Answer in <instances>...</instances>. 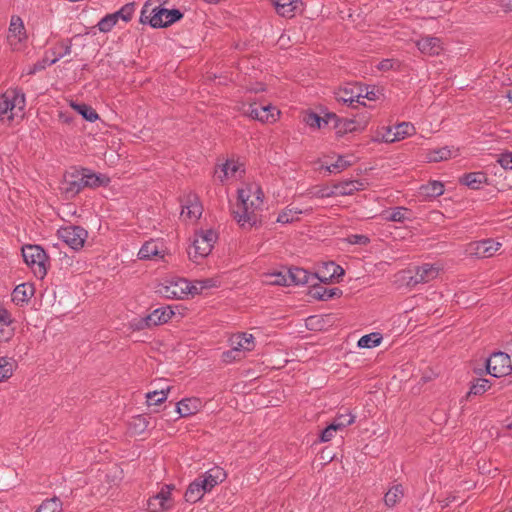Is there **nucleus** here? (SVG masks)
Instances as JSON below:
<instances>
[{
    "instance_id": "nucleus-5",
    "label": "nucleus",
    "mask_w": 512,
    "mask_h": 512,
    "mask_svg": "<svg viewBox=\"0 0 512 512\" xmlns=\"http://www.w3.org/2000/svg\"><path fill=\"white\" fill-rule=\"evenodd\" d=\"M22 256L37 278L43 279L46 276L48 257L44 249L38 245H26L22 248Z\"/></svg>"
},
{
    "instance_id": "nucleus-19",
    "label": "nucleus",
    "mask_w": 512,
    "mask_h": 512,
    "mask_svg": "<svg viewBox=\"0 0 512 512\" xmlns=\"http://www.w3.org/2000/svg\"><path fill=\"white\" fill-rule=\"evenodd\" d=\"M276 12L282 16L291 18L300 10L302 6L301 0H271Z\"/></svg>"
},
{
    "instance_id": "nucleus-39",
    "label": "nucleus",
    "mask_w": 512,
    "mask_h": 512,
    "mask_svg": "<svg viewBox=\"0 0 512 512\" xmlns=\"http://www.w3.org/2000/svg\"><path fill=\"white\" fill-rule=\"evenodd\" d=\"M342 294V291L339 288H324V287H315L313 296L316 299L327 301L334 297H339Z\"/></svg>"
},
{
    "instance_id": "nucleus-30",
    "label": "nucleus",
    "mask_w": 512,
    "mask_h": 512,
    "mask_svg": "<svg viewBox=\"0 0 512 512\" xmlns=\"http://www.w3.org/2000/svg\"><path fill=\"white\" fill-rule=\"evenodd\" d=\"M71 40L61 41L52 47L48 52L51 53L52 58L49 61L50 64L56 63L61 58L71 53Z\"/></svg>"
},
{
    "instance_id": "nucleus-7",
    "label": "nucleus",
    "mask_w": 512,
    "mask_h": 512,
    "mask_svg": "<svg viewBox=\"0 0 512 512\" xmlns=\"http://www.w3.org/2000/svg\"><path fill=\"white\" fill-rule=\"evenodd\" d=\"M441 268L435 264L425 263L407 271V286L414 287L418 284H425L436 279Z\"/></svg>"
},
{
    "instance_id": "nucleus-49",
    "label": "nucleus",
    "mask_w": 512,
    "mask_h": 512,
    "mask_svg": "<svg viewBox=\"0 0 512 512\" xmlns=\"http://www.w3.org/2000/svg\"><path fill=\"white\" fill-rule=\"evenodd\" d=\"M490 381L488 379H477L475 383H473L468 392L469 395H481L486 392L490 388Z\"/></svg>"
},
{
    "instance_id": "nucleus-57",
    "label": "nucleus",
    "mask_w": 512,
    "mask_h": 512,
    "mask_svg": "<svg viewBox=\"0 0 512 512\" xmlns=\"http://www.w3.org/2000/svg\"><path fill=\"white\" fill-rule=\"evenodd\" d=\"M336 426L334 424H329L324 430L320 433V441L321 442H329L335 435L336 432H338Z\"/></svg>"
},
{
    "instance_id": "nucleus-48",
    "label": "nucleus",
    "mask_w": 512,
    "mask_h": 512,
    "mask_svg": "<svg viewBox=\"0 0 512 512\" xmlns=\"http://www.w3.org/2000/svg\"><path fill=\"white\" fill-rule=\"evenodd\" d=\"M395 133L397 136V141H400L407 136H410L415 133V127L409 122H402L400 124L395 125Z\"/></svg>"
},
{
    "instance_id": "nucleus-64",
    "label": "nucleus",
    "mask_w": 512,
    "mask_h": 512,
    "mask_svg": "<svg viewBox=\"0 0 512 512\" xmlns=\"http://www.w3.org/2000/svg\"><path fill=\"white\" fill-rule=\"evenodd\" d=\"M367 98L369 100H376L377 94L373 90L369 91L368 88H364L363 96H361V99Z\"/></svg>"
},
{
    "instance_id": "nucleus-26",
    "label": "nucleus",
    "mask_w": 512,
    "mask_h": 512,
    "mask_svg": "<svg viewBox=\"0 0 512 512\" xmlns=\"http://www.w3.org/2000/svg\"><path fill=\"white\" fill-rule=\"evenodd\" d=\"M34 294V288L30 284H20L12 292V301L16 304L28 302Z\"/></svg>"
},
{
    "instance_id": "nucleus-61",
    "label": "nucleus",
    "mask_w": 512,
    "mask_h": 512,
    "mask_svg": "<svg viewBox=\"0 0 512 512\" xmlns=\"http://www.w3.org/2000/svg\"><path fill=\"white\" fill-rule=\"evenodd\" d=\"M497 162L503 169L512 170V153L501 154Z\"/></svg>"
},
{
    "instance_id": "nucleus-12",
    "label": "nucleus",
    "mask_w": 512,
    "mask_h": 512,
    "mask_svg": "<svg viewBox=\"0 0 512 512\" xmlns=\"http://www.w3.org/2000/svg\"><path fill=\"white\" fill-rule=\"evenodd\" d=\"M173 486L164 485L160 491L148 500L149 512H165L172 507L171 491Z\"/></svg>"
},
{
    "instance_id": "nucleus-11",
    "label": "nucleus",
    "mask_w": 512,
    "mask_h": 512,
    "mask_svg": "<svg viewBox=\"0 0 512 512\" xmlns=\"http://www.w3.org/2000/svg\"><path fill=\"white\" fill-rule=\"evenodd\" d=\"M501 247L500 242L492 239L471 242L467 245L466 252L477 258L492 257Z\"/></svg>"
},
{
    "instance_id": "nucleus-14",
    "label": "nucleus",
    "mask_w": 512,
    "mask_h": 512,
    "mask_svg": "<svg viewBox=\"0 0 512 512\" xmlns=\"http://www.w3.org/2000/svg\"><path fill=\"white\" fill-rule=\"evenodd\" d=\"M244 174L243 165L234 159H228L220 166V170L215 171V177L224 183L230 179H238Z\"/></svg>"
},
{
    "instance_id": "nucleus-56",
    "label": "nucleus",
    "mask_w": 512,
    "mask_h": 512,
    "mask_svg": "<svg viewBox=\"0 0 512 512\" xmlns=\"http://www.w3.org/2000/svg\"><path fill=\"white\" fill-rule=\"evenodd\" d=\"M269 283L272 285H290V281L288 278V273L283 274L281 272L273 273L270 275Z\"/></svg>"
},
{
    "instance_id": "nucleus-44",
    "label": "nucleus",
    "mask_w": 512,
    "mask_h": 512,
    "mask_svg": "<svg viewBox=\"0 0 512 512\" xmlns=\"http://www.w3.org/2000/svg\"><path fill=\"white\" fill-rule=\"evenodd\" d=\"M355 418V415L351 414L350 412H347L345 414L337 415L331 422V424H334L337 430L342 431L347 426L352 425L355 422Z\"/></svg>"
},
{
    "instance_id": "nucleus-41",
    "label": "nucleus",
    "mask_w": 512,
    "mask_h": 512,
    "mask_svg": "<svg viewBox=\"0 0 512 512\" xmlns=\"http://www.w3.org/2000/svg\"><path fill=\"white\" fill-rule=\"evenodd\" d=\"M382 335L380 333L374 332L367 335L362 336L358 340V346L360 348H373L380 345L382 341Z\"/></svg>"
},
{
    "instance_id": "nucleus-40",
    "label": "nucleus",
    "mask_w": 512,
    "mask_h": 512,
    "mask_svg": "<svg viewBox=\"0 0 512 512\" xmlns=\"http://www.w3.org/2000/svg\"><path fill=\"white\" fill-rule=\"evenodd\" d=\"M170 389L171 388L167 386L166 388H162L161 390L148 392L146 394L148 405H159L163 403L167 399Z\"/></svg>"
},
{
    "instance_id": "nucleus-13",
    "label": "nucleus",
    "mask_w": 512,
    "mask_h": 512,
    "mask_svg": "<svg viewBox=\"0 0 512 512\" xmlns=\"http://www.w3.org/2000/svg\"><path fill=\"white\" fill-rule=\"evenodd\" d=\"M418 50L427 56H439L444 51V43L441 38L431 35H421L415 40Z\"/></svg>"
},
{
    "instance_id": "nucleus-16",
    "label": "nucleus",
    "mask_w": 512,
    "mask_h": 512,
    "mask_svg": "<svg viewBox=\"0 0 512 512\" xmlns=\"http://www.w3.org/2000/svg\"><path fill=\"white\" fill-rule=\"evenodd\" d=\"M203 212V207L195 195L188 196L186 202L182 205L181 218L184 221H197Z\"/></svg>"
},
{
    "instance_id": "nucleus-29",
    "label": "nucleus",
    "mask_w": 512,
    "mask_h": 512,
    "mask_svg": "<svg viewBox=\"0 0 512 512\" xmlns=\"http://www.w3.org/2000/svg\"><path fill=\"white\" fill-rule=\"evenodd\" d=\"M363 183L358 180H345L334 184L337 195H351L356 191L363 189Z\"/></svg>"
},
{
    "instance_id": "nucleus-46",
    "label": "nucleus",
    "mask_w": 512,
    "mask_h": 512,
    "mask_svg": "<svg viewBox=\"0 0 512 512\" xmlns=\"http://www.w3.org/2000/svg\"><path fill=\"white\" fill-rule=\"evenodd\" d=\"M409 209L405 207H395L391 210V212L385 217L386 220L392 222H405L409 220Z\"/></svg>"
},
{
    "instance_id": "nucleus-17",
    "label": "nucleus",
    "mask_w": 512,
    "mask_h": 512,
    "mask_svg": "<svg viewBox=\"0 0 512 512\" xmlns=\"http://www.w3.org/2000/svg\"><path fill=\"white\" fill-rule=\"evenodd\" d=\"M198 478L203 484L204 489L210 492L216 485L225 480L226 473L222 468L214 467L206 471L202 476Z\"/></svg>"
},
{
    "instance_id": "nucleus-9",
    "label": "nucleus",
    "mask_w": 512,
    "mask_h": 512,
    "mask_svg": "<svg viewBox=\"0 0 512 512\" xmlns=\"http://www.w3.org/2000/svg\"><path fill=\"white\" fill-rule=\"evenodd\" d=\"M487 372L493 377L508 375L512 370L510 356L504 352H495L486 360Z\"/></svg>"
},
{
    "instance_id": "nucleus-51",
    "label": "nucleus",
    "mask_w": 512,
    "mask_h": 512,
    "mask_svg": "<svg viewBox=\"0 0 512 512\" xmlns=\"http://www.w3.org/2000/svg\"><path fill=\"white\" fill-rule=\"evenodd\" d=\"M129 326L134 331H141L153 327L151 320L148 319V315L132 319Z\"/></svg>"
},
{
    "instance_id": "nucleus-38",
    "label": "nucleus",
    "mask_w": 512,
    "mask_h": 512,
    "mask_svg": "<svg viewBox=\"0 0 512 512\" xmlns=\"http://www.w3.org/2000/svg\"><path fill=\"white\" fill-rule=\"evenodd\" d=\"M71 107L77 111L80 115H82V117L89 121V122H94L98 119V114L97 112L89 105L87 104H84V103H81V104H77L75 102H71Z\"/></svg>"
},
{
    "instance_id": "nucleus-31",
    "label": "nucleus",
    "mask_w": 512,
    "mask_h": 512,
    "mask_svg": "<svg viewBox=\"0 0 512 512\" xmlns=\"http://www.w3.org/2000/svg\"><path fill=\"white\" fill-rule=\"evenodd\" d=\"M487 177L483 172H471L465 174L460 182L471 189H479L484 183H486Z\"/></svg>"
},
{
    "instance_id": "nucleus-2",
    "label": "nucleus",
    "mask_w": 512,
    "mask_h": 512,
    "mask_svg": "<svg viewBox=\"0 0 512 512\" xmlns=\"http://www.w3.org/2000/svg\"><path fill=\"white\" fill-rule=\"evenodd\" d=\"M182 17L183 13L178 9L151 8L149 3H145L141 10L140 22L150 24L153 28H164L179 21Z\"/></svg>"
},
{
    "instance_id": "nucleus-6",
    "label": "nucleus",
    "mask_w": 512,
    "mask_h": 512,
    "mask_svg": "<svg viewBox=\"0 0 512 512\" xmlns=\"http://www.w3.org/2000/svg\"><path fill=\"white\" fill-rule=\"evenodd\" d=\"M157 292L168 299H184L192 295L191 283L184 278H167L158 285Z\"/></svg>"
},
{
    "instance_id": "nucleus-53",
    "label": "nucleus",
    "mask_w": 512,
    "mask_h": 512,
    "mask_svg": "<svg viewBox=\"0 0 512 512\" xmlns=\"http://www.w3.org/2000/svg\"><path fill=\"white\" fill-rule=\"evenodd\" d=\"M115 15L107 14L97 24L99 31L103 33L110 32L116 25Z\"/></svg>"
},
{
    "instance_id": "nucleus-22",
    "label": "nucleus",
    "mask_w": 512,
    "mask_h": 512,
    "mask_svg": "<svg viewBox=\"0 0 512 512\" xmlns=\"http://www.w3.org/2000/svg\"><path fill=\"white\" fill-rule=\"evenodd\" d=\"M10 313L3 307H0V342L9 341L14 335Z\"/></svg>"
},
{
    "instance_id": "nucleus-63",
    "label": "nucleus",
    "mask_w": 512,
    "mask_h": 512,
    "mask_svg": "<svg viewBox=\"0 0 512 512\" xmlns=\"http://www.w3.org/2000/svg\"><path fill=\"white\" fill-rule=\"evenodd\" d=\"M392 67H393V62L390 59H384L378 65V68L380 70H385V71L390 70Z\"/></svg>"
},
{
    "instance_id": "nucleus-15",
    "label": "nucleus",
    "mask_w": 512,
    "mask_h": 512,
    "mask_svg": "<svg viewBox=\"0 0 512 512\" xmlns=\"http://www.w3.org/2000/svg\"><path fill=\"white\" fill-rule=\"evenodd\" d=\"M363 92L364 88L361 85L357 83H349L346 86L339 88L335 95L339 102L353 106L354 103H362L360 99L361 96H363Z\"/></svg>"
},
{
    "instance_id": "nucleus-27",
    "label": "nucleus",
    "mask_w": 512,
    "mask_h": 512,
    "mask_svg": "<svg viewBox=\"0 0 512 512\" xmlns=\"http://www.w3.org/2000/svg\"><path fill=\"white\" fill-rule=\"evenodd\" d=\"M208 491L204 489L203 484L199 478L195 479L187 488L185 492V499L187 502L196 503L198 502L205 493Z\"/></svg>"
},
{
    "instance_id": "nucleus-62",
    "label": "nucleus",
    "mask_w": 512,
    "mask_h": 512,
    "mask_svg": "<svg viewBox=\"0 0 512 512\" xmlns=\"http://www.w3.org/2000/svg\"><path fill=\"white\" fill-rule=\"evenodd\" d=\"M259 106L260 105H258L256 103L250 104L248 106V108L244 111V114L249 116L250 118H252L254 120H258V116H259L258 109H259Z\"/></svg>"
},
{
    "instance_id": "nucleus-37",
    "label": "nucleus",
    "mask_w": 512,
    "mask_h": 512,
    "mask_svg": "<svg viewBox=\"0 0 512 512\" xmlns=\"http://www.w3.org/2000/svg\"><path fill=\"white\" fill-rule=\"evenodd\" d=\"M303 211L294 207H287L282 210L277 217V222L281 224H289L294 221L299 220V215L302 214Z\"/></svg>"
},
{
    "instance_id": "nucleus-23",
    "label": "nucleus",
    "mask_w": 512,
    "mask_h": 512,
    "mask_svg": "<svg viewBox=\"0 0 512 512\" xmlns=\"http://www.w3.org/2000/svg\"><path fill=\"white\" fill-rule=\"evenodd\" d=\"M201 408L199 398H186L179 401L176 405V411L180 417H188L197 413Z\"/></svg>"
},
{
    "instance_id": "nucleus-52",
    "label": "nucleus",
    "mask_w": 512,
    "mask_h": 512,
    "mask_svg": "<svg viewBox=\"0 0 512 512\" xmlns=\"http://www.w3.org/2000/svg\"><path fill=\"white\" fill-rule=\"evenodd\" d=\"M304 122L311 128L319 129L323 124H327L328 121L321 118L316 113H308L304 116Z\"/></svg>"
},
{
    "instance_id": "nucleus-32",
    "label": "nucleus",
    "mask_w": 512,
    "mask_h": 512,
    "mask_svg": "<svg viewBox=\"0 0 512 512\" xmlns=\"http://www.w3.org/2000/svg\"><path fill=\"white\" fill-rule=\"evenodd\" d=\"M80 176L69 175L65 177L62 189L67 196L72 197L83 189Z\"/></svg>"
},
{
    "instance_id": "nucleus-4",
    "label": "nucleus",
    "mask_w": 512,
    "mask_h": 512,
    "mask_svg": "<svg viewBox=\"0 0 512 512\" xmlns=\"http://www.w3.org/2000/svg\"><path fill=\"white\" fill-rule=\"evenodd\" d=\"M218 239L217 233L212 230H200L195 233L193 243L188 249L190 260L195 263L207 257Z\"/></svg>"
},
{
    "instance_id": "nucleus-42",
    "label": "nucleus",
    "mask_w": 512,
    "mask_h": 512,
    "mask_svg": "<svg viewBox=\"0 0 512 512\" xmlns=\"http://www.w3.org/2000/svg\"><path fill=\"white\" fill-rule=\"evenodd\" d=\"M62 502L59 498L53 497L42 502L35 512H62Z\"/></svg>"
},
{
    "instance_id": "nucleus-34",
    "label": "nucleus",
    "mask_w": 512,
    "mask_h": 512,
    "mask_svg": "<svg viewBox=\"0 0 512 512\" xmlns=\"http://www.w3.org/2000/svg\"><path fill=\"white\" fill-rule=\"evenodd\" d=\"M420 193L426 197H438L444 193V185L440 181H430L420 187Z\"/></svg>"
},
{
    "instance_id": "nucleus-59",
    "label": "nucleus",
    "mask_w": 512,
    "mask_h": 512,
    "mask_svg": "<svg viewBox=\"0 0 512 512\" xmlns=\"http://www.w3.org/2000/svg\"><path fill=\"white\" fill-rule=\"evenodd\" d=\"M381 140L386 143H393L397 141V136L395 133V126L386 127L384 132L381 134Z\"/></svg>"
},
{
    "instance_id": "nucleus-47",
    "label": "nucleus",
    "mask_w": 512,
    "mask_h": 512,
    "mask_svg": "<svg viewBox=\"0 0 512 512\" xmlns=\"http://www.w3.org/2000/svg\"><path fill=\"white\" fill-rule=\"evenodd\" d=\"M215 286H217V281L211 278L196 280L191 283L192 296Z\"/></svg>"
},
{
    "instance_id": "nucleus-45",
    "label": "nucleus",
    "mask_w": 512,
    "mask_h": 512,
    "mask_svg": "<svg viewBox=\"0 0 512 512\" xmlns=\"http://www.w3.org/2000/svg\"><path fill=\"white\" fill-rule=\"evenodd\" d=\"M134 12L135 4L132 2L125 4L118 11L111 13V15H115V20L117 22L119 19H122L124 22H129L132 19Z\"/></svg>"
},
{
    "instance_id": "nucleus-33",
    "label": "nucleus",
    "mask_w": 512,
    "mask_h": 512,
    "mask_svg": "<svg viewBox=\"0 0 512 512\" xmlns=\"http://www.w3.org/2000/svg\"><path fill=\"white\" fill-rule=\"evenodd\" d=\"M258 121L262 123H273L277 120L279 111L271 105H260L258 109Z\"/></svg>"
},
{
    "instance_id": "nucleus-10",
    "label": "nucleus",
    "mask_w": 512,
    "mask_h": 512,
    "mask_svg": "<svg viewBox=\"0 0 512 512\" xmlns=\"http://www.w3.org/2000/svg\"><path fill=\"white\" fill-rule=\"evenodd\" d=\"M27 34L23 20L18 15H13L10 19L7 40L13 50H20L23 42L26 41Z\"/></svg>"
},
{
    "instance_id": "nucleus-24",
    "label": "nucleus",
    "mask_w": 512,
    "mask_h": 512,
    "mask_svg": "<svg viewBox=\"0 0 512 512\" xmlns=\"http://www.w3.org/2000/svg\"><path fill=\"white\" fill-rule=\"evenodd\" d=\"M288 278L290 284L305 285L317 279V274H310L307 270L299 267L289 269Z\"/></svg>"
},
{
    "instance_id": "nucleus-55",
    "label": "nucleus",
    "mask_w": 512,
    "mask_h": 512,
    "mask_svg": "<svg viewBox=\"0 0 512 512\" xmlns=\"http://www.w3.org/2000/svg\"><path fill=\"white\" fill-rule=\"evenodd\" d=\"M51 60V58L49 57V52L47 51L45 53V56L43 57L42 60L36 62L27 72V74L29 75H32V74H35L36 72H39L41 70H44L47 66L51 65L49 63V61Z\"/></svg>"
},
{
    "instance_id": "nucleus-60",
    "label": "nucleus",
    "mask_w": 512,
    "mask_h": 512,
    "mask_svg": "<svg viewBox=\"0 0 512 512\" xmlns=\"http://www.w3.org/2000/svg\"><path fill=\"white\" fill-rule=\"evenodd\" d=\"M80 178L83 187H94L99 185V177L95 174L81 175Z\"/></svg>"
},
{
    "instance_id": "nucleus-20",
    "label": "nucleus",
    "mask_w": 512,
    "mask_h": 512,
    "mask_svg": "<svg viewBox=\"0 0 512 512\" xmlns=\"http://www.w3.org/2000/svg\"><path fill=\"white\" fill-rule=\"evenodd\" d=\"M344 269L334 262L325 263L323 268L317 273V279L321 282H328L331 280H338L344 275Z\"/></svg>"
},
{
    "instance_id": "nucleus-8",
    "label": "nucleus",
    "mask_w": 512,
    "mask_h": 512,
    "mask_svg": "<svg viewBox=\"0 0 512 512\" xmlns=\"http://www.w3.org/2000/svg\"><path fill=\"white\" fill-rule=\"evenodd\" d=\"M59 238L73 250H80L88 237V232L80 226L68 225L58 230Z\"/></svg>"
},
{
    "instance_id": "nucleus-43",
    "label": "nucleus",
    "mask_w": 512,
    "mask_h": 512,
    "mask_svg": "<svg viewBox=\"0 0 512 512\" xmlns=\"http://www.w3.org/2000/svg\"><path fill=\"white\" fill-rule=\"evenodd\" d=\"M14 361L7 357H0V382L9 379L14 372Z\"/></svg>"
},
{
    "instance_id": "nucleus-50",
    "label": "nucleus",
    "mask_w": 512,
    "mask_h": 512,
    "mask_svg": "<svg viewBox=\"0 0 512 512\" xmlns=\"http://www.w3.org/2000/svg\"><path fill=\"white\" fill-rule=\"evenodd\" d=\"M147 427L148 421L146 417L142 415L134 417L132 422L130 423V429L136 434L143 433Z\"/></svg>"
},
{
    "instance_id": "nucleus-21",
    "label": "nucleus",
    "mask_w": 512,
    "mask_h": 512,
    "mask_svg": "<svg viewBox=\"0 0 512 512\" xmlns=\"http://www.w3.org/2000/svg\"><path fill=\"white\" fill-rule=\"evenodd\" d=\"M233 350L235 351H252L255 347V338L252 334L238 333L230 339Z\"/></svg>"
},
{
    "instance_id": "nucleus-58",
    "label": "nucleus",
    "mask_w": 512,
    "mask_h": 512,
    "mask_svg": "<svg viewBox=\"0 0 512 512\" xmlns=\"http://www.w3.org/2000/svg\"><path fill=\"white\" fill-rule=\"evenodd\" d=\"M347 241L352 245H367L370 242V239L366 235L353 234L347 237Z\"/></svg>"
},
{
    "instance_id": "nucleus-1",
    "label": "nucleus",
    "mask_w": 512,
    "mask_h": 512,
    "mask_svg": "<svg viewBox=\"0 0 512 512\" xmlns=\"http://www.w3.org/2000/svg\"><path fill=\"white\" fill-rule=\"evenodd\" d=\"M238 201L233 211L234 219L242 226L253 227L260 222L264 193L258 183H246L237 191Z\"/></svg>"
},
{
    "instance_id": "nucleus-54",
    "label": "nucleus",
    "mask_w": 512,
    "mask_h": 512,
    "mask_svg": "<svg viewBox=\"0 0 512 512\" xmlns=\"http://www.w3.org/2000/svg\"><path fill=\"white\" fill-rule=\"evenodd\" d=\"M349 166H351V162L347 161L344 157L339 156L335 163H333L331 165H327L323 168L326 171H328L329 173H332V172H341Z\"/></svg>"
},
{
    "instance_id": "nucleus-3",
    "label": "nucleus",
    "mask_w": 512,
    "mask_h": 512,
    "mask_svg": "<svg viewBox=\"0 0 512 512\" xmlns=\"http://www.w3.org/2000/svg\"><path fill=\"white\" fill-rule=\"evenodd\" d=\"M25 108V95L18 89H8L0 96V122L10 124Z\"/></svg>"
},
{
    "instance_id": "nucleus-35",
    "label": "nucleus",
    "mask_w": 512,
    "mask_h": 512,
    "mask_svg": "<svg viewBox=\"0 0 512 512\" xmlns=\"http://www.w3.org/2000/svg\"><path fill=\"white\" fill-rule=\"evenodd\" d=\"M404 496L403 487L400 484L391 487L384 496V502L388 507H394Z\"/></svg>"
},
{
    "instance_id": "nucleus-18",
    "label": "nucleus",
    "mask_w": 512,
    "mask_h": 512,
    "mask_svg": "<svg viewBox=\"0 0 512 512\" xmlns=\"http://www.w3.org/2000/svg\"><path fill=\"white\" fill-rule=\"evenodd\" d=\"M162 243L154 240L147 241L142 245L138 252V257L141 260H150L156 258H163L164 251Z\"/></svg>"
},
{
    "instance_id": "nucleus-25",
    "label": "nucleus",
    "mask_w": 512,
    "mask_h": 512,
    "mask_svg": "<svg viewBox=\"0 0 512 512\" xmlns=\"http://www.w3.org/2000/svg\"><path fill=\"white\" fill-rule=\"evenodd\" d=\"M459 150L449 148L448 146L441 147L438 149L429 150L426 153L427 162H440L448 160L458 155Z\"/></svg>"
},
{
    "instance_id": "nucleus-36",
    "label": "nucleus",
    "mask_w": 512,
    "mask_h": 512,
    "mask_svg": "<svg viewBox=\"0 0 512 512\" xmlns=\"http://www.w3.org/2000/svg\"><path fill=\"white\" fill-rule=\"evenodd\" d=\"M306 195L310 198H329L337 195L334 185L332 187L329 186H316L309 189Z\"/></svg>"
},
{
    "instance_id": "nucleus-28",
    "label": "nucleus",
    "mask_w": 512,
    "mask_h": 512,
    "mask_svg": "<svg viewBox=\"0 0 512 512\" xmlns=\"http://www.w3.org/2000/svg\"><path fill=\"white\" fill-rule=\"evenodd\" d=\"M174 315L173 310L169 306L160 307L148 314V319L151 320L152 326L167 323Z\"/></svg>"
}]
</instances>
